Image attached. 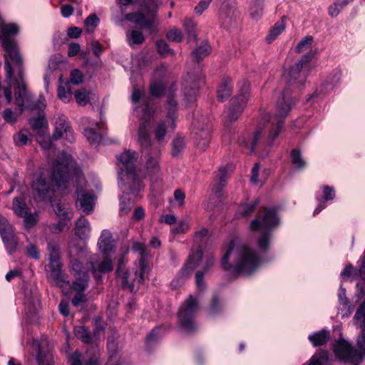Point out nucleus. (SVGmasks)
Listing matches in <instances>:
<instances>
[{"label":"nucleus","instance_id":"49","mask_svg":"<svg viewBox=\"0 0 365 365\" xmlns=\"http://www.w3.org/2000/svg\"><path fill=\"white\" fill-rule=\"evenodd\" d=\"M263 13V0H254L250 8V15L253 19H259Z\"/></svg>","mask_w":365,"mask_h":365},{"label":"nucleus","instance_id":"15","mask_svg":"<svg viewBox=\"0 0 365 365\" xmlns=\"http://www.w3.org/2000/svg\"><path fill=\"white\" fill-rule=\"evenodd\" d=\"M142 6L147 12L146 15L142 12L129 13L125 16V19L149 30L152 33L155 30V26L159 24L155 17L158 6L153 1L150 4H144Z\"/></svg>","mask_w":365,"mask_h":365},{"label":"nucleus","instance_id":"6","mask_svg":"<svg viewBox=\"0 0 365 365\" xmlns=\"http://www.w3.org/2000/svg\"><path fill=\"white\" fill-rule=\"evenodd\" d=\"M132 249L140 255V258L135 263L134 268L131 271L123 272L124 257H122L118 261L116 273L118 277L122 279L123 288L134 292L138 291L139 286L145 281V275L149 270L148 259L151 255L149 249L139 242H134Z\"/></svg>","mask_w":365,"mask_h":365},{"label":"nucleus","instance_id":"48","mask_svg":"<svg viewBox=\"0 0 365 365\" xmlns=\"http://www.w3.org/2000/svg\"><path fill=\"white\" fill-rule=\"evenodd\" d=\"M90 93L85 88L77 90L74 92V98L76 103L82 106H85L89 101Z\"/></svg>","mask_w":365,"mask_h":365},{"label":"nucleus","instance_id":"53","mask_svg":"<svg viewBox=\"0 0 365 365\" xmlns=\"http://www.w3.org/2000/svg\"><path fill=\"white\" fill-rule=\"evenodd\" d=\"M210 50V45L207 43H205L195 49L192 54L196 61H200L209 54Z\"/></svg>","mask_w":365,"mask_h":365},{"label":"nucleus","instance_id":"57","mask_svg":"<svg viewBox=\"0 0 365 365\" xmlns=\"http://www.w3.org/2000/svg\"><path fill=\"white\" fill-rule=\"evenodd\" d=\"M164 88L165 86L162 81L156 82L155 81H152L150 83V91L153 96H160L163 93Z\"/></svg>","mask_w":365,"mask_h":365},{"label":"nucleus","instance_id":"29","mask_svg":"<svg viewBox=\"0 0 365 365\" xmlns=\"http://www.w3.org/2000/svg\"><path fill=\"white\" fill-rule=\"evenodd\" d=\"M34 351L37 352L36 361L38 365H53L52 354L48 351H45L38 340L32 339L29 341Z\"/></svg>","mask_w":365,"mask_h":365},{"label":"nucleus","instance_id":"26","mask_svg":"<svg viewBox=\"0 0 365 365\" xmlns=\"http://www.w3.org/2000/svg\"><path fill=\"white\" fill-rule=\"evenodd\" d=\"M234 170V165L228 164L225 166H222L219 169V173L217 176L216 180L217 185L212 189V196L213 198H220L222 195V187L226 184V179L229 173Z\"/></svg>","mask_w":365,"mask_h":365},{"label":"nucleus","instance_id":"38","mask_svg":"<svg viewBox=\"0 0 365 365\" xmlns=\"http://www.w3.org/2000/svg\"><path fill=\"white\" fill-rule=\"evenodd\" d=\"M15 235L14 227L4 217L0 215V235L1 238H4V237H10Z\"/></svg>","mask_w":365,"mask_h":365},{"label":"nucleus","instance_id":"13","mask_svg":"<svg viewBox=\"0 0 365 365\" xmlns=\"http://www.w3.org/2000/svg\"><path fill=\"white\" fill-rule=\"evenodd\" d=\"M83 264L78 259H71V270L76 277L73 282L72 288L77 292L72 299V304L75 307L80 306L86 300V295L82 293L88 286V274L83 270Z\"/></svg>","mask_w":365,"mask_h":365},{"label":"nucleus","instance_id":"63","mask_svg":"<svg viewBox=\"0 0 365 365\" xmlns=\"http://www.w3.org/2000/svg\"><path fill=\"white\" fill-rule=\"evenodd\" d=\"M167 38L170 41L180 42L182 38V33L180 29L173 28L168 32Z\"/></svg>","mask_w":365,"mask_h":365},{"label":"nucleus","instance_id":"1","mask_svg":"<svg viewBox=\"0 0 365 365\" xmlns=\"http://www.w3.org/2000/svg\"><path fill=\"white\" fill-rule=\"evenodd\" d=\"M74 183L78 193L76 207L87 215L91 213L95 206L94 196L91 193H81L83 187L89 185L67 153L63 152L59 159L53 162L48 169H43L36 175L32 188L36 192V197L52 202L53 195L65 194Z\"/></svg>","mask_w":365,"mask_h":365},{"label":"nucleus","instance_id":"23","mask_svg":"<svg viewBox=\"0 0 365 365\" xmlns=\"http://www.w3.org/2000/svg\"><path fill=\"white\" fill-rule=\"evenodd\" d=\"M353 322L356 327L361 328V334L356 343L361 350L365 351V299L358 307Z\"/></svg>","mask_w":365,"mask_h":365},{"label":"nucleus","instance_id":"33","mask_svg":"<svg viewBox=\"0 0 365 365\" xmlns=\"http://www.w3.org/2000/svg\"><path fill=\"white\" fill-rule=\"evenodd\" d=\"M329 352L324 350L316 352L307 361L302 365H329Z\"/></svg>","mask_w":365,"mask_h":365},{"label":"nucleus","instance_id":"40","mask_svg":"<svg viewBox=\"0 0 365 365\" xmlns=\"http://www.w3.org/2000/svg\"><path fill=\"white\" fill-rule=\"evenodd\" d=\"M256 205V202H245L240 205L236 212L237 217L243 218L249 217L254 212Z\"/></svg>","mask_w":365,"mask_h":365},{"label":"nucleus","instance_id":"20","mask_svg":"<svg viewBox=\"0 0 365 365\" xmlns=\"http://www.w3.org/2000/svg\"><path fill=\"white\" fill-rule=\"evenodd\" d=\"M160 159V153L158 149L145 154L144 168L152 180L158 179L162 175Z\"/></svg>","mask_w":365,"mask_h":365},{"label":"nucleus","instance_id":"7","mask_svg":"<svg viewBox=\"0 0 365 365\" xmlns=\"http://www.w3.org/2000/svg\"><path fill=\"white\" fill-rule=\"evenodd\" d=\"M68 252L71 259H76L83 266V270L88 273L91 269L93 276L98 279V273H106L113 269V259L110 255H104L100 263L96 255H90L86 245L81 242L75 238L70 240L68 242Z\"/></svg>","mask_w":365,"mask_h":365},{"label":"nucleus","instance_id":"10","mask_svg":"<svg viewBox=\"0 0 365 365\" xmlns=\"http://www.w3.org/2000/svg\"><path fill=\"white\" fill-rule=\"evenodd\" d=\"M280 225V218L274 209H265L250 224L252 231L259 230L261 234L257 240V247L262 252L268 251L272 241V231Z\"/></svg>","mask_w":365,"mask_h":365},{"label":"nucleus","instance_id":"3","mask_svg":"<svg viewBox=\"0 0 365 365\" xmlns=\"http://www.w3.org/2000/svg\"><path fill=\"white\" fill-rule=\"evenodd\" d=\"M292 100L288 93H283L277 102V110L278 113L272 116L268 113L260 115L258 120L256 130L252 134L242 133L238 138V143L249 148L250 152L254 150L262 134L267 133V143L272 145L274 139L281 132L283 120L292 106Z\"/></svg>","mask_w":365,"mask_h":365},{"label":"nucleus","instance_id":"9","mask_svg":"<svg viewBox=\"0 0 365 365\" xmlns=\"http://www.w3.org/2000/svg\"><path fill=\"white\" fill-rule=\"evenodd\" d=\"M131 100L134 104L143 103L140 110L142 114L140 118L138 142L142 148L145 149L151 145L150 130L154 121L155 108L145 96L143 92L136 87L133 88Z\"/></svg>","mask_w":365,"mask_h":365},{"label":"nucleus","instance_id":"37","mask_svg":"<svg viewBox=\"0 0 365 365\" xmlns=\"http://www.w3.org/2000/svg\"><path fill=\"white\" fill-rule=\"evenodd\" d=\"M26 304H27L26 312L29 314L33 315L38 311L40 306V302L39 295L36 289L32 293L31 297L26 299Z\"/></svg>","mask_w":365,"mask_h":365},{"label":"nucleus","instance_id":"2","mask_svg":"<svg viewBox=\"0 0 365 365\" xmlns=\"http://www.w3.org/2000/svg\"><path fill=\"white\" fill-rule=\"evenodd\" d=\"M266 252L247 244L236 245L232 241L222 258L221 265L233 274L252 277L267 263Z\"/></svg>","mask_w":365,"mask_h":365},{"label":"nucleus","instance_id":"25","mask_svg":"<svg viewBox=\"0 0 365 365\" xmlns=\"http://www.w3.org/2000/svg\"><path fill=\"white\" fill-rule=\"evenodd\" d=\"M99 251L103 255H110L115 253L116 248L112 234L108 230H103L97 243Z\"/></svg>","mask_w":365,"mask_h":365},{"label":"nucleus","instance_id":"58","mask_svg":"<svg viewBox=\"0 0 365 365\" xmlns=\"http://www.w3.org/2000/svg\"><path fill=\"white\" fill-rule=\"evenodd\" d=\"M31 126L34 130H41L47 126V122L43 115H38L30 120Z\"/></svg>","mask_w":365,"mask_h":365},{"label":"nucleus","instance_id":"11","mask_svg":"<svg viewBox=\"0 0 365 365\" xmlns=\"http://www.w3.org/2000/svg\"><path fill=\"white\" fill-rule=\"evenodd\" d=\"M163 120H160L154 130L155 139L161 144L165 141V137L169 132H173L176 127L178 118V103L173 97L168 100L161 111Z\"/></svg>","mask_w":365,"mask_h":365},{"label":"nucleus","instance_id":"46","mask_svg":"<svg viewBox=\"0 0 365 365\" xmlns=\"http://www.w3.org/2000/svg\"><path fill=\"white\" fill-rule=\"evenodd\" d=\"M2 241L4 244V246L6 247V250L7 252L12 255L17 250L18 246V237L16 235H14L11 237H4V238H1Z\"/></svg>","mask_w":365,"mask_h":365},{"label":"nucleus","instance_id":"64","mask_svg":"<svg viewBox=\"0 0 365 365\" xmlns=\"http://www.w3.org/2000/svg\"><path fill=\"white\" fill-rule=\"evenodd\" d=\"M190 225L185 221H180L171 228V232L174 234H182L189 230Z\"/></svg>","mask_w":365,"mask_h":365},{"label":"nucleus","instance_id":"61","mask_svg":"<svg viewBox=\"0 0 365 365\" xmlns=\"http://www.w3.org/2000/svg\"><path fill=\"white\" fill-rule=\"evenodd\" d=\"M197 145L201 148H205L210 143V132H202L197 135L196 138Z\"/></svg>","mask_w":365,"mask_h":365},{"label":"nucleus","instance_id":"22","mask_svg":"<svg viewBox=\"0 0 365 365\" xmlns=\"http://www.w3.org/2000/svg\"><path fill=\"white\" fill-rule=\"evenodd\" d=\"M100 353L97 349H92L86 351L84 357L81 354L76 351L69 356V365H100Z\"/></svg>","mask_w":365,"mask_h":365},{"label":"nucleus","instance_id":"62","mask_svg":"<svg viewBox=\"0 0 365 365\" xmlns=\"http://www.w3.org/2000/svg\"><path fill=\"white\" fill-rule=\"evenodd\" d=\"M22 217L24 219L25 227L29 228L33 227L38 221V213L35 212L33 214H29V212L25 213Z\"/></svg>","mask_w":365,"mask_h":365},{"label":"nucleus","instance_id":"34","mask_svg":"<svg viewBox=\"0 0 365 365\" xmlns=\"http://www.w3.org/2000/svg\"><path fill=\"white\" fill-rule=\"evenodd\" d=\"M53 207L56 215L61 220H70L73 217L71 208L68 203L58 202L53 204Z\"/></svg>","mask_w":365,"mask_h":365},{"label":"nucleus","instance_id":"8","mask_svg":"<svg viewBox=\"0 0 365 365\" xmlns=\"http://www.w3.org/2000/svg\"><path fill=\"white\" fill-rule=\"evenodd\" d=\"M23 69H21V76L17 73H14V81L9 82L5 79L4 83L6 84L4 86V95L7 103H10L12 101L11 87L14 88L15 104L19 108L18 115H21L26 108L31 109L41 110L46 107V101L44 98L41 97L38 103H32V96L26 89V83L23 78Z\"/></svg>","mask_w":365,"mask_h":365},{"label":"nucleus","instance_id":"17","mask_svg":"<svg viewBox=\"0 0 365 365\" xmlns=\"http://www.w3.org/2000/svg\"><path fill=\"white\" fill-rule=\"evenodd\" d=\"M314 53L309 52L304 55L300 60L295 63L294 66L286 70L284 73V77L289 83H296L297 86H302L305 82L306 76L302 72V68H305L310 61L313 58Z\"/></svg>","mask_w":365,"mask_h":365},{"label":"nucleus","instance_id":"32","mask_svg":"<svg viewBox=\"0 0 365 365\" xmlns=\"http://www.w3.org/2000/svg\"><path fill=\"white\" fill-rule=\"evenodd\" d=\"M337 296L339 309L341 310L342 312H345L343 314V317L349 316L352 312V307L346 297V289L341 285H340L338 289Z\"/></svg>","mask_w":365,"mask_h":365},{"label":"nucleus","instance_id":"14","mask_svg":"<svg viewBox=\"0 0 365 365\" xmlns=\"http://www.w3.org/2000/svg\"><path fill=\"white\" fill-rule=\"evenodd\" d=\"M48 264L46 269V274L48 279L52 280L56 285L63 287L68 284L67 277L62 273L61 263L58 249L54 245H48Z\"/></svg>","mask_w":365,"mask_h":365},{"label":"nucleus","instance_id":"31","mask_svg":"<svg viewBox=\"0 0 365 365\" xmlns=\"http://www.w3.org/2000/svg\"><path fill=\"white\" fill-rule=\"evenodd\" d=\"M330 334L326 329L313 332L308 336V340L314 347L325 344L329 339Z\"/></svg>","mask_w":365,"mask_h":365},{"label":"nucleus","instance_id":"39","mask_svg":"<svg viewBox=\"0 0 365 365\" xmlns=\"http://www.w3.org/2000/svg\"><path fill=\"white\" fill-rule=\"evenodd\" d=\"M285 29V24L283 20L277 22L266 37L268 43L274 41Z\"/></svg>","mask_w":365,"mask_h":365},{"label":"nucleus","instance_id":"16","mask_svg":"<svg viewBox=\"0 0 365 365\" xmlns=\"http://www.w3.org/2000/svg\"><path fill=\"white\" fill-rule=\"evenodd\" d=\"M358 348L356 349L348 341L339 339L334 345L333 351L338 359L357 365L361 361L362 356L365 355V351Z\"/></svg>","mask_w":365,"mask_h":365},{"label":"nucleus","instance_id":"28","mask_svg":"<svg viewBox=\"0 0 365 365\" xmlns=\"http://www.w3.org/2000/svg\"><path fill=\"white\" fill-rule=\"evenodd\" d=\"M74 230L75 235L78 237L75 239L86 245L82 240H88L90 237L91 226L89 221L83 216L80 217L76 222Z\"/></svg>","mask_w":365,"mask_h":365},{"label":"nucleus","instance_id":"30","mask_svg":"<svg viewBox=\"0 0 365 365\" xmlns=\"http://www.w3.org/2000/svg\"><path fill=\"white\" fill-rule=\"evenodd\" d=\"M342 72L339 68L334 69L325 80L323 87L324 94H327L334 91V88L341 82Z\"/></svg>","mask_w":365,"mask_h":365},{"label":"nucleus","instance_id":"43","mask_svg":"<svg viewBox=\"0 0 365 365\" xmlns=\"http://www.w3.org/2000/svg\"><path fill=\"white\" fill-rule=\"evenodd\" d=\"M14 143L16 146H24L30 142V133L29 130L23 129L14 135Z\"/></svg>","mask_w":365,"mask_h":365},{"label":"nucleus","instance_id":"59","mask_svg":"<svg viewBox=\"0 0 365 365\" xmlns=\"http://www.w3.org/2000/svg\"><path fill=\"white\" fill-rule=\"evenodd\" d=\"M313 38L311 36H307L302 39L296 46V51L298 53L307 50L312 43Z\"/></svg>","mask_w":365,"mask_h":365},{"label":"nucleus","instance_id":"51","mask_svg":"<svg viewBox=\"0 0 365 365\" xmlns=\"http://www.w3.org/2000/svg\"><path fill=\"white\" fill-rule=\"evenodd\" d=\"M183 28L187 33L189 39L195 40L197 38L195 34V23L191 19H185L182 22Z\"/></svg>","mask_w":365,"mask_h":365},{"label":"nucleus","instance_id":"27","mask_svg":"<svg viewBox=\"0 0 365 365\" xmlns=\"http://www.w3.org/2000/svg\"><path fill=\"white\" fill-rule=\"evenodd\" d=\"M103 131V123L99 124L94 122H89V125L84 130V135L91 145H96L100 143Z\"/></svg>","mask_w":365,"mask_h":365},{"label":"nucleus","instance_id":"52","mask_svg":"<svg viewBox=\"0 0 365 365\" xmlns=\"http://www.w3.org/2000/svg\"><path fill=\"white\" fill-rule=\"evenodd\" d=\"M76 336L85 343H89L91 341V336L88 330L84 326L76 327L74 329Z\"/></svg>","mask_w":365,"mask_h":365},{"label":"nucleus","instance_id":"24","mask_svg":"<svg viewBox=\"0 0 365 365\" xmlns=\"http://www.w3.org/2000/svg\"><path fill=\"white\" fill-rule=\"evenodd\" d=\"M65 138L68 141L73 140V135L70 125L65 117H58L55 120V129L52 135L53 140Z\"/></svg>","mask_w":365,"mask_h":365},{"label":"nucleus","instance_id":"45","mask_svg":"<svg viewBox=\"0 0 365 365\" xmlns=\"http://www.w3.org/2000/svg\"><path fill=\"white\" fill-rule=\"evenodd\" d=\"M126 38L128 43L132 47H134L135 45L141 44L144 41L143 34L137 30L128 32L126 34Z\"/></svg>","mask_w":365,"mask_h":365},{"label":"nucleus","instance_id":"5","mask_svg":"<svg viewBox=\"0 0 365 365\" xmlns=\"http://www.w3.org/2000/svg\"><path fill=\"white\" fill-rule=\"evenodd\" d=\"M21 26L14 22L0 24V41L5 59L4 69L9 82L14 81V73L21 76L24 59L18 43L12 37L20 34Z\"/></svg>","mask_w":365,"mask_h":365},{"label":"nucleus","instance_id":"54","mask_svg":"<svg viewBox=\"0 0 365 365\" xmlns=\"http://www.w3.org/2000/svg\"><path fill=\"white\" fill-rule=\"evenodd\" d=\"M100 23L99 18L96 14L89 15L85 20V26L88 33L93 32Z\"/></svg>","mask_w":365,"mask_h":365},{"label":"nucleus","instance_id":"21","mask_svg":"<svg viewBox=\"0 0 365 365\" xmlns=\"http://www.w3.org/2000/svg\"><path fill=\"white\" fill-rule=\"evenodd\" d=\"M336 197L334 187L328 185H322L316 192L317 205L313 212V215H317L327 207V202L334 200Z\"/></svg>","mask_w":365,"mask_h":365},{"label":"nucleus","instance_id":"42","mask_svg":"<svg viewBox=\"0 0 365 365\" xmlns=\"http://www.w3.org/2000/svg\"><path fill=\"white\" fill-rule=\"evenodd\" d=\"M202 256V252L200 249H197L195 252H192L187 259L186 267L183 272H186L187 269H189V271L194 269L197 266Z\"/></svg>","mask_w":365,"mask_h":365},{"label":"nucleus","instance_id":"35","mask_svg":"<svg viewBox=\"0 0 365 365\" xmlns=\"http://www.w3.org/2000/svg\"><path fill=\"white\" fill-rule=\"evenodd\" d=\"M58 97L63 103H68L72 98V91L69 82H61L58 88Z\"/></svg>","mask_w":365,"mask_h":365},{"label":"nucleus","instance_id":"60","mask_svg":"<svg viewBox=\"0 0 365 365\" xmlns=\"http://www.w3.org/2000/svg\"><path fill=\"white\" fill-rule=\"evenodd\" d=\"M1 115L4 121L7 123L14 124L17 120L16 114L11 108L4 109Z\"/></svg>","mask_w":365,"mask_h":365},{"label":"nucleus","instance_id":"47","mask_svg":"<svg viewBox=\"0 0 365 365\" xmlns=\"http://www.w3.org/2000/svg\"><path fill=\"white\" fill-rule=\"evenodd\" d=\"M232 93V86L230 84V82L225 81L220 85L217 91V98L220 101H224L225 99H227Z\"/></svg>","mask_w":365,"mask_h":365},{"label":"nucleus","instance_id":"44","mask_svg":"<svg viewBox=\"0 0 365 365\" xmlns=\"http://www.w3.org/2000/svg\"><path fill=\"white\" fill-rule=\"evenodd\" d=\"M12 208L14 213L19 217H23L28 212L27 205L21 197L14 199Z\"/></svg>","mask_w":365,"mask_h":365},{"label":"nucleus","instance_id":"18","mask_svg":"<svg viewBox=\"0 0 365 365\" xmlns=\"http://www.w3.org/2000/svg\"><path fill=\"white\" fill-rule=\"evenodd\" d=\"M240 93L237 98L232 102L227 118L229 120H235L242 113L245 106H246L250 94V84L245 81L239 83Z\"/></svg>","mask_w":365,"mask_h":365},{"label":"nucleus","instance_id":"19","mask_svg":"<svg viewBox=\"0 0 365 365\" xmlns=\"http://www.w3.org/2000/svg\"><path fill=\"white\" fill-rule=\"evenodd\" d=\"M204 84V79L199 71L196 74L187 73V78L183 86L184 100L188 103H194L199 88Z\"/></svg>","mask_w":365,"mask_h":365},{"label":"nucleus","instance_id":"4","mask_svg":"<svg viewBox=\"0 0 365 365\" xmlns=\"http://www.w3.org/2000/svg\"><path fill=\"white\" fill-rule=\"evenodd\" d=\"M118 160V186L123 192L120 200V212L127 213L134 205L135 193L143 185L135 172V163L138 159L135 151L125 150L117 156Z\"/></svg>","mask_w":365,"mask_h":365},{"label":"nucleus","instance_id":"55","mask_svg":"<svg viewBox=\"0 0 365 365\" xmlns=\"http://www.w3.org/2000/svg\"><path fill=\"white\" fill-rule=\"evenodd\" d=\"M185 147V139L181 136H176L173 141L172 155H178Z\"/></svg>","mask_w":365,"mask_h":365},{"label":"nucleus","instance_id":"56","mask_svg":"<svg viewBox=\"0 0 365 365\" xmlns=\"http://www.w3.org/2000/svg\"><path fill=\"white\" fill-rule=\"evenodd\" d=\"M36 140L43 150H48L52 149V142L49 135L40 133L38 135Z\"/></svg>","mask_w":365,"mask_h":365},{"label":"nucleus","instance_id":"36","mask_svg":"<svg viewBox=\"0 0 365 365\" xmlns=\"http://www.w3.org/2000/svg\"><path fill=\"white\" fill-rule=\"evenodd\" d=\"M291 162L296 170H303L307 166V162L301 151L297 148L293 149L291 152Z\"/></svg>","mask_w":365,"mask_h":365},{"label":"nucleus","instance_id":"41","mask_svg":"<svg viewBox=\"0 0 365 365\" xmlns=\"http://www.w3.org/2000/svg\"><path fill=\"white\" fill-rule=\"evenodd\" d=\"M345 270V267L344 269L341 272L340 275L343 279H348L349 277H352V279L359 278V281L356 283V289L359 292V295H364L365 294V276H361L357 272H352L350 275L347 276H343L342 272Z\"/></svg>","mask_w":365,"mask_h":365},{"label":"nucleus","instance_id":"12","mask_svg":"<svg viewBox=\"0 0 365 365\" xmlns=\"http://www.w3.org/2000/svg\"><path fill=\"white\" fill-rule=\"evenodd\" d=\"M198 300L194 296H190L182 304L178 312L180 329L185 332H192L197 329L194 318L198 310Z\"/></svg>","mask_w":365,"mask_h":365},{"label":"nucleus","instance_id":"50","mask_svg":"<svg viewBox=\"0 0 365 365\" xmlns=\"http://www.w3.org/2000/svg\"><path fill=\"white\" fill-rule=\"evenodd\" d=\"M224 302L222 298L218 296H215L212 298V303L209 309V313L211 315H215L223 310Z\"/></svg>","mask_w":365,"mask_h":365}]
</instances>
